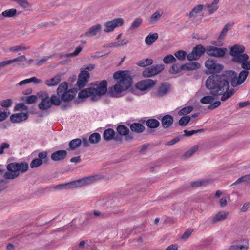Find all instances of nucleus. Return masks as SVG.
<instances>
[{"label": "nucleus", "mask_w": 250, "mask_h": 250, "mask_svg": "<svg viewBox=\"0 0 250 250\" xmlns=\"http://www.w3.org/2000/svg\"><path fill=\"white\" fill-rule=\"evenodd\" d=\"M249 71L242 70L238 76L233 70L225 71L222 75L213 74L206 81V86L210 90V94L214 96L221 95V100L225 101L234 93V89L229 88V82L233 87L242 84L247 79Z\"/></svg>", "instance_id": "obj_1"}, {"label": "nucleus", "mask_w": 250, "mask_h": 250, "mask_svg": "<svg viewBox=\"0 0 250 250\" xmlns=\"http://www.w3.org/2000/svg\"><path fill=\"white\" fill-rule=\"evenodd\" d=\"M93 87L84 89L80 91L78 97L80 99L89 97L93 101H98L102 96L107 93V82L106 80L91 83Z\"/></svg>", "instance_id": "obj_2"}, {"label": "nucleus", "mask_w": 250, "mask_h": 250, "mask_svg": "<svg viewBox=\"0 0 250 250\" xmlns=\"http://www.w3.org/2000/svg\"><path fill=\"white\" fill-rule=\"evenodd\" d=\"M8 171L4 173L3 177L6 179H13L20 175V172H25L29 166L26 162H12L7 165Z\"/></svg>", "instance_id": "obj_3"}, {"label": "nucleus", "mask_w": 250, "mask_h": 250, "mask_svg": "<svg viewBox=\"0 0 250 250\" xmlns=\"http://www.w3.org/2000/svg\"><path fill=\"white\" fill-rule=\"evenodd\" d=\"M97 179V176L86 177L70 182L59 184L56 186L55 188L56 189H62L80 188L93 183Z\"/></svg>", "instance_id": "obj_4"}, {"label": "nucleus", "mask_w": 250, "mask_h": 250, "mask_svg": "<svg viewBox=\"0 0 250 250\" xmlns=\"http://www.w3.org/2000/svg\"><path fill=\"white\" fill-rule=\"evenodd\" d=\"M56 92L57 95L61 98L62 101L69 102L74 98L78 90L76 88L68 90L67 83L64 82L59 85Z\"/></svg>", "instance_id": "obj_5"}, {"label": "nucleus", "mask_w": 250, "mask_h": 250, "mask_svg": "<svg viewBox=\"0 0 250 250\" xmlns=\"http://www.w3.org/2000/svg\"><path fill=\"white\" fill-rule=\"evenodd\" d=\"M131 85L130 83H126V81L125 83L122 81H118L115 85L109 88L107 95L113 97H119L120 94L128 89Z\"/></svg>", "instance_id": "obj_6"}, {"label": "nucleus", "mask_w": 250, "mask_h": 250, "mask_svg": "<svg viewBox=\"0 0 250 250\" xmlns=\"http://www.w3.org/2000/svg\"><path fill=\"white\" fill-rule=\"evenodd\" d=\"M205 66L207 68L209 74L220 73L223 69V65L217 62L213 59H208L205 62Z\"/></svg>", "instance_id": "obj_7"}, {"label": "nucleus", "mask_w": 250, "mask_h": 250, "mask_svg": "<svg viewBox=\"0 0 250 250\" xmlns=\"http://www.w3.org/2000/svg\"><path fill=\"white\" fill-rule=\"evenodd\" d=\"M164 69V65L156 64L146 68L143 72L142 75L145 78H149L153 77Z\"/></svg>", "instance_id": "obj_8"}, {"label": "nucleus", "mask_w": 250, "mask_h": 250, "mask_svg": "<svg viewBox=\"0 0 250 250\" xmlns=\"http://www.w3.org/2000/svg\"><path fill=\"white\" fill-rule=\"evenodd\" d=\"M124 23V20L123 19L121 18L114 19L104 23V26L105 28L104 31L106 33L112 32L115 28L122 26Z\"/></svg>", "instance_id": "obj_9"}, {"label": "nucleus", "mask_w": 250, "mask_h": 250, "mask_svg": "<svg viewBox=\"0 0 250 250\" xmlns=\"http://www.w3.org/2000/svg\"><path fill=\"white\" fill-rule=\"evenodd\" d=\"M227 52L226 48H219L215 46H208L206 47V53L210 56L222 58Z\"/></svg>", "instance_id": "obj_10"}, {"label": "nucleus", "mask_w": 250, "mask_h": 250, "mask_svg": "<svg viewBox=\"0 0 250 250\" xmlns=\"http://www.w3.org/2000/svg\"><path fill=\"white\" fill-rule=\"evenodd\" d=\"M206 52V48L202 45L199 44L193 48L191 53L187 55V59L189 61L196 60Z\"/></svg>", "instance_id": "obj_11"}, {"label": "nucleus", "mask_w": 250, "mask_h": 250, "mask_svg": "<svg viewBox=\"0 0 250 250\" xmlns=\"http://www.w3.org/2000/svg\"><path fill=\"white\" fill-rule=\"evenodd\" d=\"M245 48L243 45H234L230 50V55L232 57L231 61L235 62L237 58H241L245 52Z\"/></svg>", "instance_id": "obj_12"}, {"label": "nucleus", "mask_w": 250, "mask_h": 250, "mask_svg": "<svg viewBox=\"0 0 250 250\" xmlns=\"http://www.w3.org/2000/svg\"><path fill=\"white\" fill-rule=\"evenodd\" d=\"M156 82L152 79H146L138 82L136 88L141 91H144L153 87Z\"/></svg>", "instance_id": "obj_13"}, {"label": "nucleus", "mask_w": 250, "mask_h": 250, "mask_svg": "<svg viewBox=\"0 0 250 250\" xmlns=\"http://www.w3.org/2000/svg\"><path fill=\"white\" fill-rule=\"evenodd\" d=\"M113 78L116 80H119V81H122L124 83L125 81L127 83L126 80H127L128 83H130L131 84L132 82V79L128 74L127 71L121 70L115 72L113 74Z\"/></svg>", "instance_id": "obj_14"}, {"label": "nucleus", "mask_w": 250, "mask_h": 250, "mask_svg": "<svg viewBox=\"0 0 250 250\" xmlns=\"http://www.w3.org/2000/svg\"><path fill=\"white\" fill-rule=\"evenodd\" d=\"M90 75L89 73L86 70L81 71L79 75L77 85L79 88H83L88 82Z\"/></svg>", "instance_id": "obj_15"}, {"label": "nucleus", "mask_w": 250, "mask_h": 250, "mask_svg": "<svg viewBox=\"0 0 250 250\" xmlns=\"http://www.w3.org/2000/svg\"><path fill=\"white\" fill-rule=\"evenodd\" d=\"M235 63H240L243 70H250V60L249 56L247 54H243L241 58H237Z\"/></svg>", "instance_id": "obj_16"}, {"label": "nucleus", "mask_w": 250, "mask_h": 250, "mask_svg": "<svg viewBox=\"0 0 250 250\" xmlns=\"http://www.w3.org/2000/svg\"><path fill=\"white\" fill-rule=\"evenodd\" d=\"M51 106L50 98L47 94L42 97L41 102L38 105L39 108L41 110H46Z\"/></svg>", "instance_id": "obj_17"}, {"label": "nucleus", "mask_w": 250, "mask_h": 250, "mask_svg": "<svg viewBox=\"0 0 250 250\" xmlns=\"http://www.w3.org/2000/svg\"><path fill=\"white\" fill-rule=\"evenodd\" d=\"M67 155V152L65 150H58L51 154V158L53 161H61L64 160Z\"/></svg>", "instance_id": "obj_18"}, {"label": "nucleus", "mask_w": 250, "mask_h": 250, "mask_svg": "<svg viewBox=\"0 0 250 250\" xmlns=\"http://www.w3.org/2000/svg\"><path fill=\"white\" fill-rule=\"evenodd\" d=\"M28 115L27 113L20 112L19 113L13 114L10 117V121L12 123H20L23 121H25L27 119Z\"/></svg>", "instance_id": "obj_19"}, {"label": "nucleus", "mask_w": 250, "mask_h": 250, "mask_svg": "<svg viewBox=\"0 0 250 250\" xmlns=\"http://www.w3.org/2000/svg\"><path fill=\"white\" fill-rule=\"evenodd\" d=\"M117 131L119 135L125 136L126 140L132 139V136L129 134V129L125 125H121L117 127Z\"/></svg>", "instance_id": "obj_20"}, {"label": "nucleus", "mask_w": 250, "mask_h": 250, "mask_svg": "<svg viewBox=\"0 0 250 250\" xmlns=\"http://www.w3.org/2000/svg\"><path fill=\"white\" fill-rule=\"evenodd\" d=\"M174 121L173 117L170 115L167 114L164 116L161 119V124L164 128H169Z\"/></svg>", "instance_id": "obj_21"}, {"label": "nucleus", "mask_w": 250, "mask_h": 250, "mask_svg": "<svg viewBox=\"0 0 250 250\" xmlns=\"http://www.w3.org/2000/svg\"><path fill=\"white\" fill-rule=\"evenodd\" d=\"M102 26L100 24H95L91 27L88 30L84 33L86 37H91L97 35L101 30Z\"/></svg>", "instance_id": "obj_22"}, {"label": "nucleus", "mask_w": 250, "mask_h": 250, "mask_svg": "<svg viewBox=\"0 0 250 250\" xmlns=\"http://www.w3.org/2000/svg\"><path fill=\"white\" fill-rule=\"evenodd\" d=\"M61 75L58 74L54 77L46 80L45 81V84L48 86H53L58 85L61 81Z\"/></svg>", "instance_id": "obj_23"}, {"label": "nucleus", "mask_w": 250, "mask_h": 250, "mask_svg": "<svg viewBox=\"0 0 250 250\" xmlns=\"http://www.w3.org/2000/svg\"><path fill=\"white\" fill-rule=\"evenodd\" d=\"M228 214V212L223 211H220L213 217L211 223L212 224H215L218 222L223 221L227 218Z\"/></svg>", "instance_id": "obj_24"}, {"label": "nucleus", "mask_w": 250, "mask_h": 250, "mask_svg": "<svg viewBox=\"0 0 250 250\" xmlns=\"http://www.w3.org/2000/svg\"><path fill=\"white\" fill-rule=\"evenodd\" d=\"M169 86L167 83H162L159 87L155 95L157 97H162L167 93Z\"/></svg>", "instance_id": "obj_25"}, {"label": "nucleus", "mask_w": 250, "mask_h": 250, "mask_svg": "<svg viewBox=\"0 0 250 250\" xmlns=\"http://www.w3.org/2000/svg\"><path fill=\"white\" fill-rule=\"evenodd\" d=\"M183 66L184 67V70L193 71L200 68L201 64L199 62H192L183 64Z\"/></svg>", "instance_id": "obj_26"}, {"label": "nucleus", "mask_w": 250, "mask_h": 250, "mask_svg": "<svg viewBox=\"0 0 250 250\" xmlns=\"http://www.w3.org/2000/svg\"><path fill=\"white\" fill-rule=\"evenodd\" d=\"M158 37V34L157 33H150L146 37L145 42L147 45H151L157 40Z\"/></svg>", "instance_id": "obj_27"}, {"label": "nucleus", "mask_w": 250, "mask_h": 250, "mask_svg": "<svg viewBox=\"0 0 250 250\" xmlns=\"http://www.w3.org/2000/svg\"><path fill=\"white\" fill-rule=\"evenodd\" d=\"M130 128L133 132L141 133L145 130V127L140 123H135L130 125Z\"/></svg>", "instance_id": "obj_28"}, {"label": "nucleus", "mask_w": 250, "mask_h": 250, "mask_svg": "<svg viewBox=\"0 0 250 250\" xmlns=\"http://www.w3.org/2000/svg\"><path fill=\"white\" fill-rule=\"evenodd\" d=\"M163 13L161 9L155 11L150 17L149 19V22L150 24H154L157 22L160 19Z\"/></svg>", "instance_id": "obj_29"}, {"label": "nucleus", "mask_w": 250, "mask_h": 250, "mask_svg": "<svg viewBox=\"0 0 250 250\" xmlns=\"http://www.w3.org/2000/svg\"><path fill=\"white\" fill-rule=\"evenodd\" d=\"M115 132L113 129L108 128L105 129L103 133V138L105 141H110L112 140L115 136Z\"/></svg>", "instance_id": "obj_30"}, {"label": "nucleus", "mask_w": 250, "mask_h": 250, "mask_svg": "<svg viewBox=\"0 0 250 250\" xmlns=\"http://www.w3.org/2000/svg\"><path fill=\"white\" fill-rule=\"evenodd\" d=\"M31 82H33L35 84H38L42 82V80L40 79H37L35 77H33L30 78L29 79H25L24 80L21 81L20 82H19L18 83V85L19 86H22L23 85L29 83Z\"/></svg>", "instance_id": "obj_31"}, {"label": "nucleus", "mask_w": 250, "mask_h": 250, "mask_svg": "<svg viewBox=\"0 0 250 250\" xmlns=\"http://www.w3.org/2000/svg\"><path fill=\"white\" fill-rule=\"evenodd\" d=\"M245 243L244 245H232L229 248V250H247L249 248V243L248 240H245Z\"/></svg>", "instance_id": "obj_32"}, {"label": "nucleus", "mask_w": 250, "mask_h": 250, "mask_svg": "<svg viewBox=\"0 0 250 250\" xmlns=\"http://www.w3.org/2000/svg\"><path fill=\"white\" fill-rule=\"evenodd\" d=\"M82 144L81 139L79 138L74 139L69 143V149L74 150L78 148Z\"/></svg>", "instance_id": "obj_33"}, {"label": "nucleus", "mask_w": 250, "mask_h": 250, "mask_svg": "<svg viewBox=\"0 0 250 250\" xmlns=\"http://www.w3.org/2000/svg\"><path fill=\"white\" fill-rule=\"evenodd\" d=\"M182 70H184V67L183 66V64L180 65L175 62L169 72L171 74H177Z\"/></svg>", "instance_id": "obj_34"}, {"label": "nucleus", "mask_w": 250, "mask_h": 250, "mask_svg": "<svg viewBox=\"0 0 250 250\" xmlns=\"http://www.w3.org/2000/svg\"><path fill=\"white\" fill-rule=\"evenodd\" d=\"M101 140V135L98 133H93L89 136L88 141L91 144H97Z\"/></svg>", "instance_id": "obj_35"}, {"label": "nucleus", "mask_w": 250, "mask_h": 250, "mask_svg": "<svg viewBox=\"0 0 250 250\" xmlns=\"http://www.w3.org/2000/svg\"><path fill=\"white\" fill-rule=\"evenodd\" d=\"M146 125L149 128H155L159 126L160 123L156 119H150L146 121Z\"/></svg>", "instance_id": "obj_36"}, {"label": "nucleus", "mask_w": 250, "mask_h": 250, "mask_svg": "<svg viewBox=\"0 0 250 250\" xmlns=\"http://www.w3.org/2000/svg\"><path fill=\"white\" fill-rule=\"evenodd\" d=\"M199 146L197 145H195L191 147L189 150L186 152L182 156L183 158L186 159L191 157L197 150L198 149Z\"/></svg>", "instance_id": "obj_37"}, {"label": "nucleus", "mask_w": 250, "mask_h": 250, "mask_svg": "<svg viewBox=\"0 0 250 250\" xmlns=\"http://www.w3.org/2000/svg\"><path fill=\"white\" fill-rule=\"evenodd\" d=\"M153 61L151 59L147 58L139 61L136 64L141 67H145L147 65H151Z\"/></svg>", "instance_id": "obj_38"}, {"label": "nucleus", "mask_w": 250, "mask_h": 250, "mask_svg": "<svg viewBox=\"0 0 250 250\" xmlns=\"http://www.w3.org/2000/svg\"><path fill=\"white\" fill-rule=\"evenodd\" d=\"M143 20L140 18H136L133 22H132L131 26L129 28V30H133L135 29L138 28L142 24Z\"/></svg>", "instance_id": "obj_39"}, {"label": "nucleus", "mask_w": 250, "mask_h": 250, "mask_svg": "<svg viewBox=\"0 0 250 250\" xmlns=\"http://www.w3.org/2000/svg\"><path fill=\"white\" fill-rule=\"evenodd\" d=\"M16 13L17 10L15 8H12L3 11L2 15L5 17H14Z\"/></svg>", "instance_id": "obj_40"}, {"label": "nucleus", "mask_w": 250, "mask_h": 250, "mask_svg": "<svg viewBox=\"0 0 250 250\" xmlns=\"http://www.w3.org/2000/svg\"><path fill=\"white\" fill-rule=\"evenodd\" d=\"M193 110L192 106H188L182 108L178 112L180 116L186 115L190 113Z\"/></svg>", "instance_id": "obj_41"}, {"label": "nucleus", "mask_w": 250, "mask_h": 250, "mask_svg": "<svg viewBox=\"0 0 250 250\" xmlns=\"http://www.w3.org/2000/svg\"><path fill=\"white\" fill-rule=\"evenodd\" d=\"M43 163L42 160L38 158L34 159L30 163V166L31 168H36L41 166Z\"/></svg>", "instance_id": "obj_42"}, {"label": "nucleus", "mask_w": 250, "mask_h": 250, "mask_svg": "<svg viewBox=\"0 0 250 250\" xmlns=\"http://www.w3.org/2000/svg\"><path fill=\"white\" fill-rule=\"evenodd\" d=\"M215 99L212 96H206L201 98L200 102L202 104H208L212 103Z\"/></svg>", "instance_id": "obj_43"}, {"label": "nucleus", "mask_w": 250, "mask_h": 250, "mask_svg": "<svg viewBox=\"0 0 250 250\" xmlns=\"http://www.w3.org/2000/svg\"><path fill=\"white\" fill-rule=\"evenodd\" d=\"M203 5L199 4L195 6L189 13L190 17H194L196 14L201 12L203 9Z\"/></svg>", "instance_id": "obj_44"}, {"label": "nucleus", "mask_w": 250, "mask_h": 250, "mask_svg": "<svg viewBox=\"0 0 250 250\" xmlns=\"http://www.w3.org/2000/svg\"><path fill=\"white\" fill-rule=\"evenodd\" d=\"M163 61L165 63L168 64L175 62L176 61V59L172 55L169 54L165 56Z\"/></svg>", "instance_id": "obj_45"}, {"label": "nucleus", "mask_w": 250, "mask_h": 250, "mask_svg": "<svg viewBox=\"0 0 250 250\" xmlns=\"http://www.w3.org/2000/svg\"><path fill=\"white\" fill-rule=\"evenodd\" d=\"M250 180V174H247V175H245L243 176H242L240 178H239L236 182H235L234 183H233L231 186H233L234 185H236V184H239L240 183H242V182H247L249 180Z\"/></svg>", "instance_id": "obj_46"}, {"label": "nucleus", "mask_w": 250, "mask_h": 250, "mask_svg": "<svg viewBox=\"0 0 250 250\" xmlns=\"http://www.w3.org/2000/svg\"><path fill=\"white\" fill-rule=\"evenodd\" d=\"M189 116H185L182 117L179 121V124L181 126H186L190 121Z\"/></svg>", "instance_id": "obj_47"}, {"label": "nucleus", "mask_w": 250, "mask_h": 250, "mask_svg": "<svg viewBox=\"0 0 250 250\" xmlns=\"http://www.w3.org/2000/svg\"><path fill=\"white\" fill-rule=\"evenodd\" d=\"M207 183H208V181L207 180H200L191 182L190 183V185L192 187L197 188L206 185Z\"/></svg>", "instance_id": "obj_48"}, {"label": "nucleus", "mask_w": 250, "mask_h": 250, "mask_svg": "<svg viewBox=\"0 0 250 250\" xmlns=\"http://www.w3.org/2000/svg\"><path fill=\"white\" fill-rule=\"evenodd\" d=\"M50 102L51 104H54L55 105H59L61 103V98L57 97L55 95H52L50 98Z\"/></svg>", "instance_id": "obj_49"}, {"label": "nucleus", "mask_w": 250, "mask_h": 250, "mask_svg": "<svg viewBox=\"0 0 250 250\" xmlns=\"http://www.w3.org/2000/svg\"><path fill=\"white\" fill-rule=\"evenodd\" d=\"M174 55L179 60H183L186 58L187 53L184 51L179 50L175 52Z\"/></svg>", "instance_id": "obj_50"}, {"label": "nucleus", "mask_w": 250, "mask_h": 250, "mask_svg": "<svg viewBox=\"0 0 250 250\" xmlns=\"http://www.w3.org/2000/svg\"><path fill=\"white\" fill-rule=\"evenodd\" d=\"M13 103V101L11 99H7L2 100L0 102V105L3 107H10Z\"/></svg>", "instance_id": "obj_51"}, {"label": "nucleus", "mask_w": 250, "mask_h": 250, "mask_svg": "<svg viewBox=\"0 0 250 250\" xmlns=\"http://www.w3.org/2000/svg\"><path fill=\"white\" fill-rule=\"evenodd\" d=\"M28 48L24 46L23 45H16L11 47L9 48L11 52H18L20 51L27 50Z\"/></svg>", "instance_id": "obj_52"}, {"label": "nucleus", "mask_w": 250, "mask_h": 250, "mask_svg": "<svg viewBox=\"0 0 250 250\" xmlns=\"http://www.w3.org/2000/svg\"><path fill=\"white\" fill-rule=\"evenodd\" d=\"M204 131V130L203 129H198V130H190V131H188L187 130H184V136H190L194 134H196L197 133L202 132Z\"/></svg>", "instance_id": "obj_53"}, {"label": "nucleus", "mask_w": 250, "mask_h": 250, "mask_svg": "<svg viewBox=\"0 0 250 250\" xmlns=\"http://www.w3.org/2000/svg\"><path fill=\"white\" fill-rule=\"evenodd\" d=\"M232 26V25L230 23H227L223 28V30H222L220 36L219 37V39L223 38L227 33L228 31L229 30V28Z\"/></svg>", "instance_id": "obj_54"}, {"label": "nucleus", "mask_w": 250, "mask_h": 250, "mask_svg": "<svg viewBox=\"0 0 250 250\" xmlns=\"http://www.w3.org/2000/svg\"><path fill=\"white\" fill-rule=\"evenodd\" d=\"M38 159H40L41 160H42L44 163H47L48 158L47 157V153L46 151H42L41 152H40L38 154Z\"/></svg>", "instance_id": "obj_55"}, {"label": "nucleus", "mask_w": 250, "mask_h": 250, "mask_svg": "<svg viewBox=\"0 0 250 250\" xmlns=\"http://www.w3.org/2000/svg\"><path fill=\"white\" fill-rule=\"evenodd\" d=\"M13 1L16 2L18 3L23 8H28L30 6V4L26 0H13Z\"/></svg>", "instance_id": "obj_56"}, {"label": "nucleus", "mask_w": 250, "mask_h": 250, "mask_svg": "<svg viewBox=\"0 0 250 250\" xmlns=\"http://www.w3.org/2000/svg\"><path fill=\"white\" fill-rule=\"evenodd\" d=\"M82 50V48L80 46H78L75 49V51L70 53H68L66 55L67 57H72L77 56Z\"/></svg>", "instance_id": "obj_57"}, {"label": "nucleus", "mask_w": 250, "mask_h": 250, "mask_svg": "<svg viewBox=\"0 0 250 250\" xmlns=\"http://www.w3.org/2000/svg\"><path fill=\"white\" fill-rule=\"evenodd\" d=\"M37 97L35 95H30L26 97V103L27 104H31L36 102Z\"/></svg>", "instance_id": "obj_58"}, {"label": "nucleus", "mask_w": 250, "mask_h": 250, "mask_svg": "<svg viewBox=\"0 0 250 250\" xmlns=\"http://www.w3.org/2000/svg\"><path fill=\"white\" fill-rule=\"evenodd\" d=\"M10 147V145L7 143H2L0 146V154L4 153V150Z\"/></svg>", "instance_id": "obj_59"}, {"label": "nucleus", "mask_w": 250, "mask_h": 250, "mask_svg": "<svg viewBox=\"0 0 250 250\" xmlns=\"http://www.w3.org/2000/svg\"><path fill=\"white\" fill-rule=\"evenodd\" d=\"M207 7L208 8V11L209 14H211L213 13L215 11H216L218 8V6H215L212 4H208L207 6Z\"/></svg>", "instance_id": "obj_60"}, {"label": "nucleus", "mask_w": 250, "mask_h": 250, "mask_svg": "<svg viewBox=\"0 0 250 250\" xmlns=\"http://www.w3.org/2000/svg\"><path fill=\"white\" fill-rule=\"evenodd\" d=\"M26 60V58L24 55L20 56H19V57H18L16 58H14L13 59L10 60L11 63L14 62H17V61L23 62V61H25Z\"/></svg>", "instance_id": "obj_61"}, {"label": "nucleus", "mask_w": 250, "mask_h": 250, "mask_svg": "<svg viewBox=\"0 0 250 250\" xmlns=\"http://www.w3.org/2000/svg\"><path fill=\"white\" fill-rule=\"evenodd\" d=\"M27 109V107L23 103L17 104L15 107V109L16 110H26Z\"/></svg>", "instance_id": "obj_62"}, {"label": "nucleus", "mask_w": 250, "mask_h": 250, "mask_svg": "<svg viewBox=\"0 0 250 250\" xmlns=\"http://www.w3.org/2000/svg\"><path fill=\"white\" fill-rule=\"evenodd\" d=\"M128 42L129 41L127 39H123L122 41H118L117 42H116L117 47L123 46L125 45H126L128 43Z\"/></svg>", "instance_id": "obj_63"}, {"label": "nucleus", "mask_w": 250, "mask_h": 250, "mask_svg": "<svg viewBox=\"0 0 250 250\" xmlns=\"http://www.w3.org/2000/svg\"><path fill=\"white\" fill-rule=\"evenodd\" d=\"M221 104V102L219 101H217L216 102H213L212 103H211L208 106V109H213L217 107H218Z\"/></svg>", "instance_id": "obj_64"}]
</instances>
